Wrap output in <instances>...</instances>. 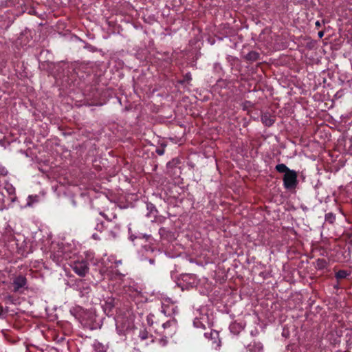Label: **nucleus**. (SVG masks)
<instances>
[{"mask_svg":"<svg viewBox=\"0 0 352 352\" xmlns=\"http://www.w3.org/2000/svg\"><path fill=\"white\" fill-rule=\"evenodd\" d=\"M104 228L103 223H100L96 225V229L100 232H102Z\"/></svg>","mask_w":352,"mask_h":352,"instance_id":"dca6fc26","label":"nucleus"},{"mask_svg":"<svg viewBox=\"0 0 352 352\" xmlns=\"http://www.w3.org/2000/svg\"><path fill=\"white\" fill-rule=\"evenodd\" d=\"M184 80L186 82H190L192 80L191 74L190 73H186L185 76H184Z\"/></svg>","mask_w":352,"mask_h":352,"instance_id":"2eb2a0df","label":"nucleus"},{"mask_svg":"<svg viewBox=\"0 0 352 352\" xmlns=\"http://www.w3.org/2000/svg\"><path fill=\"white\" fill-rule=\"evenodd\" d=\"M92 237H93L94 239H100V238H99V236H98V234H94L92 235Z\"/></svg>","mask_w":352,"mask_h":352,"instance_id":"4be33fe9","label":"nucleus"},{"mask_svg":"<svg viewBox=\"0 0 352 352\" xmlns=\"http://www.w3.org/2000/svg\"><path fill=\"white\" fill-rule=\"evenodd\" d=\"M323 35H324V32L322 31H320L318 32V36L320 38H322L323 36Z\"/></svg>","mask_w":352,"mask_h":352,"instance_id":"412c9836","label":"nucleus"},{"mask_svg":"<svg viewBox=\"0 0 352 352\" xmlns=\"http://www.w3.org/2000/svg\"><path fill=\"white\" fill-rule=\"evenodd\" d=\"M276 170L278 173H285L286 174L287 172L290 171L291 170L284 164H278L275 167Z\"/></svg>","mask_w":352,"mask_h":352,"instance_id":"0eeeda50","label":"nucleus"},{"mask_svg":"<svg viewBox=\"0 0 352 352\" xmlns=\"http://www.w3.org/2000/svg\"><path fill=\"white\" fill-rule=\"evenodd\" d=\"M139 337L140 338V339L142 340H144L148 338L149 333H148V331L146 329H143L140 331Z\"/></svg>","mask_w":352,"mask_h":352,"instance_id":"ddd939ff","label":"nucleus"},{"mask_svg":"<svg viewBox=\"0 0 352 352\" xmlns=\"http://www.w3.org/2000/svg\"><path fill=\"white\" fill-rule=\"evenodd\" d=\"M115 263L116 265H118V264H121L122 263V261H116Z\"/></svg>","mask_w":352,"mask_h":352,"instance_id":"5701e85b","label":"nucleus"},{"mask_svg":"<svg viewBox=\"0 0 352 352\" xmlns=\"http://www.w3.org/2000/svg\"><path fill=\"white\" fill-rule=\"evenodd\" d=\"M95 352H106L105 346L100 342H96L94 344Z\"/></svg>","mask_w":352,"mask_h":352,"instance_id":"1a4fd4ad","label":"nucleus"},{"mask_svg":"<svg viewBox=\"0 0 352 352\" xmlns=\"http://www.w3.org/2000/svg\"><path fill=\"white\" fill-rule=\"evenodd\" d=\"M261 121L267 126H270L274 123L273 116L268 113H265L261 116Z\"/></svg>","mask_w":352,"mask_h":352,"instance_id":"39448f33","label":"nucleus"},{"mask_svg":"<svg viewBox=\"0 0 352 352\" xmlns=\"http://www.w3.org/2000/svg\"><path fill=\"white\" fill-rule=\"evenodd\" d=\"M297 177V173L294 170L287 172L283 177L284 187L286 189L295 188L298 184Z\"/></svg>","mask_w":352,"mask_h":352,"instance_id":"f257e3e1","label":"nucleus"},{"mask_svg":"<svg viewBox=\"0 0 352 352\" xmlns=\"http://www.w3.org/2000/svg\"><path fill=\"white\" fill-rule=\"evenodd\" d=\"M6 188L10 195H13L15 193V189L12 185H8Z\"/></svg>","mask_w":352,"mask_h":352,"instance_id":"4468645a","label":"nucleus"},{"mask_svg":"<svg viewBox=\"0 0 352 352\" xmlns=\"http://www.w3.org/2000/svg\"><path fill=\"white\" fill-rule=\"evenodd\" d=\"M260 54L255 51H251L245 56V59L252 62L256 61L259 59Z\"/></svg>","mask_w":352,"mask_h":352,"instance_id":"423d86ee","label":"nucleus"},{"mask_svg":"<svg viewBox=\"0 0 352 352\" xmlns=\"http://www.w3.org/2000/svg\"><path fill=\"white\" fill-rule=\"evenodd\" d=\"M325 221L329 223H333L336 221V214L333 212H329L325 214Z\"/></svg>","mask_w":352,"mask_h":352,"instance_id":"9d476101","label":"nucleus"},{"mask_svg":"<svg viewBox=\"0 0 352 352\" xmlns=\"http://www.w3.org/2000/svg\"><path fill=\"white\" fill-rule=\"evenodd\" d=\"M204 336L210 340H216L218 337V333L216 331L210 330L209 332L204 333Z\"/></svg>","mask_w":352,"mask_h":352,"instance_id":"6e6552de","label":"nucleus"},{"mask_svg":"<svg viewBox=\"0 0 352 352\" xmlns=\"http://www.w3.org/2000/svg\"><path fill=\"white\" fill-rule=\"evenodd\" d=\"M74 272L80 276H85L89 272L88 263L85 260L74 261L71 265Z\"/></svg>","mask_w":352,"mask_h":352,"instance_id":"f03ea898","label":"nucleus"},{"mask_svg":"<svg viewBox=\"0 0 352 352\" xmlns=\"http://www.w3.org/2000/svg\"><path fill=\"white\" fill-rule=\"evenodd\" d=\"M100 214L102 215V217H104L105 219H107V220H110V219H109L107 215L104 213V212H100Z\"/></svg>","mask_w":352,"mask_h":352,"instance_id":"a211bd4d","label":"nucleus"},{"mask_svg":"<svg viewBox=\"0 0 352 352\" xmlns=\"http://www.w3.org/2000/svg\"><path fill=\"white\" fill-rule=\"evenodd\" d=\"M38 201V196H32L30 195L28 197V201L27 203V206H32L34 203L37 202Z\"/></svg>","mask_w":352,"mask_h":352,"instance_id":"f8f14e48","label":"nucleus"},{"mask_svg":"<svg viewBox=\"0 0 352 352\" xmlns=\"http://www.w3.org/2000/svg\"><path fill=\"white\" fill-rule=\"evenodd\" d=\"M315 25L317 28H320L321 26V23L319 21H317L316 23H315Z\"/></svg>","mask_w":352,"mask_h":352,"instance_id":"6ab92c4d","label":"nucleus"},{"mask_svg":"<svg viewBox=\"0 0 352 352\" xmlns=\"http://www.w3.org/2000/svg\"><path fill=\"white\" fill-rule=\"evenodd\" d=\"M162 327L164 329V336H170L173 333V331H174L175 329V322L170 320L167 321L166 322L162 324Z\"/></svg>","mask_w":352,"mask_h":352,"instance_id":"20e7f679","label":"nucleus"},{"mask_svg":"<svg viewBox=\"0 0 352 352\" xmlns=\"http://www.w3.org/2000/svg\"><path fill=\"white\" fill-rule=\"evenodd\" d=\"M324 263V260H322H322H320V259L318 260V266H320V267H323V264Z\"/></svg>","mask_w":352,"mask_h":352,"instance_id":"f3484780","label":"nucleus"},{"mask_svg":"<svg viewBox=\"0 0 352 352\" xmlns=\"http://www.w3.org/2000/svg\"><path fill=\"white\" fill-rule=\"evenodd\" d=\"M349 275V273L345 270H339L336 274V277L338 279L345 278Z\"/></svg>","mask_w":352,"mask_h":352,"instance_id":"9b49d317","label":"nucleus"},{"mask_svg":"<svg viewBox=\"0 0 352 352\" xmlns=\"http://www.w3.org/2000/svg\"><path fill=\"white\" fill-rule=\"evenodd\" d=\"M27 284V279L23 276H19L16 277L13 280V286L14 292H17L19 289L25 287Z\"/></svg>","mask_w":352,"mask_h":352,"instance_id":"7ed1b4c3","label":"nucleus"},{"mask_svg":"<svg viewBox=\"0 0 352 352\" xmlns=\"http://www.w3.org/2000/svg\"><path fill=\"white\" fill-rule=\"evenodd\" d=\"M157 153L160 155H162L164 154V150H157Z\"/></svg>","mask_w":352,"mask_h":352,"instance_id":"aec40b11","label":"nucleus"}]
</instances>
